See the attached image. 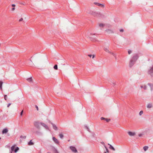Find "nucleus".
Masks as SVG:
<instances>
[{
    "label": "nucleus",
    "mask_w": 153,
    "mask_h": 153,
    "mask_svg": "<svg viewBox=\"0 0 153 153\" xmlns=\"http://www.w3.org/2000/svg\"><path fill=\"white\" fill-rule=\"evenodd\" d=\"M139 57V54L136 53L134 54L132 57L131 59L129 62V66L130 67H132L135 63Z\"/></svg>",
    "instance_id": "1"
},
{
    "label": "nucleus",
    "mask_w": 153,
    "mask_h": 153,
    "mask_svg": "<svg viewBox=\"0 0 153 153\" xmlns=\"http://www.w3.org/2000/svg\"><path fill=\"white\" fill-rule=\"evenodd\" d=\"M16 145H14L12 146L11 147V150L10 151L12 152L14 151V152L16 153L19 150V148L18 147H16L14 150V149L16 147Z\"/></svg>",
    "instance_id": "2"
},
{
    "label": "nucleus",
    "mask_w": 153,
    "mask_h": 153,
    "mask_svg": "<svg viewBox=\"0 0 153 153\" xmlns=\"http://www.w3.org/2000/svg\"><path fill=\"white\" fill-rule=\"evenodd\" d=\"M41 123L37 121H35L34 122V125L37 129H40V125Z\"/></svg>",
    "instance_id": "3"
},
{
    "label": "nucleus",
    "mask_w": 153,
    "mask_h": 153,
    "mask_svg": "<svg viewBox=\"0 0 153 153\" xmlns=\"http://www.w3.org/2000/svg\"><path fill=\"white\" fill-rule=\"evenodd\" d=\"M148 74L152 76H153V66L150 68L148 71Z\"/></svg>",
    "instance_id": "4"
},
{
    "label": "nucleus",
    "mask_w": 153,
    "mask_h": 153,
    "mask_svg": "<svg viewBox=\"0 0 153 153\" xmlns=\"http://www.w3.org/2000/svg\"><path fill=\"white\" fill-rule=\"evenodd\" d=\"M104 51H105L106 52L108 53H109L111 54H112L114 56L116 57V55L114 53H112L110 52L108 48H104Z\"/></svg>",
    "instance_id": "5"
},
{
    "label": "nucleus",
    "mask_w": 153,
    "mask_h": 153,
    "mask_svg": "<svg viewBox=\"0 0 153 153\" xmlns=\"http://www.w3.org/2000/svg\"><path fill=\"white\" fill-rule=\"evenodd\" d=\"M94 15L95 16L97 17H101L102 16V14L100 12H95L94 13Z\"/></svg>",
    "instance_id": "6"
},
{
    "label": "nucleus",
    "mask_w": 153,
    "mask_h": 153,
    "mask_svg": "<svg viewBox=\"0 0 153 153\" xmlns=\"http://www.w3.org/2000/svg\"><path fill=\"white\" fill-rule=\"evenodd\" d=\"M70 148L73 152L74 153H77V149L74 147L71 146L70 147Z\"/></svg>",
    "instance_id": "7"
},
{
    "label": "nucleus",
    "mask_w": 153,
    "mask_h": 153,
    "mask_svg": "<svg viewBox=\"0 0 153 153\" xmlns=\"http://www.w3.org/2000/svg\"><path fill=\"white\" fill-rule=\"evenodd\" d=\"M41 125L43 126V127H44L46 129L48 130H49V128L48 126L45 123H41Z\"/></svg>",
    "instance_id": "8"
},
{
    "label": "nucleus",
    "mask_w": 153,
    "mask_h": 153,
    "mask_svg": "<svg viewBox=\"0 0 153 153\" xmlns=\"http://www.w3.org/2000/svg\"><path fill=\"white\" fill-rule=\"evenodd\" d=\"M94 4L98 6L104 8L105 7V5L104 4H102L97 2H94Z\"/></svg>",
    "instance_id": "9"
},
{
    "label": "nucleus",
    "mask_w": 153,
    "mask_h": 153,
    "mask_svg": "<svg viewBox=\"0 0 153 153\" xmlns=\"http://www.w3.org/2000/svg\"><path fill=\"white\" fill-rule=\"evenodd\" d=\"M128 134L130 136H133L135 135L136 133L135 132L128 131Z\"/></svg>",
    "instance_id": "10"
},
{
    "label": "nucleus",
    "mask_w": 153,
    "mask_h": 153,
    "mask_svg": "<svg viewBox=\"0 0 153 153\" xmlns=\"http://www.w3.org/2000/svg\"><path fill=\"white\" fill-rule=\"evenodd\" d=\"M54 142L57 144H59V142L58 140L56 139L55 137H53L52 138Z\"/></svg>",
    "instance_id": "11"
},
{
    "label": "nucleus",
    "mask_w": 153,
    "mask_h": 153,
    "mask_svg": "<svg viewBox=\"0 0 153 153\" xmlns=\"http://www.w3.org/2000/svg\"><path fill=\"white\" fill-rule=\"evenodd\" d=\"M50 123H51L52 125L53 128V129L55 130H58V128L57 127H56V126L54 124L52 123L51 122H49Z\"/></svg>",
    "instance_id": "12"
},
{
    "label": "nucleus",
    "mask_w": 153,
    "mask_h": 153,
    "mask_svg": "<svg viewBox=\"0 0 153 153\" xmlns=\"http://www.w3.org/2000/svg\"><path fill=\"white\" fill-rule=\"evenodd\" d=\"M105 31L108 33H114V31L112 30L109 29L106 30Z\"/></svg>",
    "instance_id": "13"
},
{
    "label": "nucleus",
    "mask_w": 153,
    "mask_h": 153,
    "mask_svg": "<svg viewBox=\"0 0 153 153\" xmlns=\"http://www.w3.org/2000/svg\"><path fill=\"white\" fill-rule=\"evenodd\" d=\"M8 131V130L7 128H4L2 131V133L3 134H6L7 133Z\"/></svg>",
    "instance_id": "14"
},
{
    "label": "nucleus",
    "mask_w": 153,
    "mask_h": 153,
    "mask_svg": "<svg viewBox=\"0 0 153 153\" xmlns=\"http://www.w3.org/2000/svg\"><path fill=\"white\" fill-rule=\"evenodd\" d=\"M145 131H142V132L138 134V136L139 137H142V136H143V135H144L145 134Z\"/></svg>",
    "instance_id": "15"
},
{
    "label": "nucleus",
    "mask_w": 153,
    "mask_h": 153,
    "mask_svg": "<svg viewBox=\"0 0 153 153\" xmlns=\"http://www.w3.org/2000/svg\"><path fill=\"white\" fill-rule=\"evenodd\" d=\"M152 104L151 103H148L147 106V107L148 108H151L152 107Z\"/></svg>",
    "instance_id": "16"
},
{
    "label": "nucleus",
    "mask_w": 153,
    "mask_h": 153,
    "mask_svg": "<svg viewBox=\"0 0 153 153\" xmlns=\"http://www.w3.org/2000/svg\"><path fill=\"white\" fill-rule=\"evenodd\" d=\"M140 88H143L144 90L147 89V86L145 85H142L140 86Z\"/></svg>",
    "instance_id": "17"
},
{
    "label": "nucleus",
    "mask_w": 153,
    "mask_h": 153,
    "mask_svg": "<svg viewBox=\"0 0 153 153\" xmlns=\"http://www.w3.org/2000/svg\"><path fill=\"white\" fill-rule=\"evenodd\" d=\"M108 145L109 146V149H112L113 151H115V149L114 148V147L111 146V144H109V143L108 144Z\"/></svg>",
    "instance_id": "18"
},
{
    "label": "nucleus",
    "mask_w": 153,
    "mask_h": 153,
    "mask_svg": "<svg viewBox=\"0 0 153 153\" xmlns=\"http://www.w3.org/2000/svg\"><path fill=\"white\" fill-rule=\"evenodd\" d=\"M148 85L150 86L151 90H152L153 89V85L150 83H148Z\"/></svg>",
    "instance_id": "19"
},
{
    "label": "nucleus",
    "mask_w": 153,
    "mask_h": 153,
    "mask_svg": "<svg viewBox=\"0 0 153 153\" xmlns=\"http://www.w3.org/2000/svg\"><path fill=\"white\" fill-rule=\"evenodd\" d=\"M32 140H31L30 142L28 143V144L29 146L32 145H33L34 143L33 142H32Z\"/></svg>",
    "instance_id": "20"
},
{
    "label": "nucleus",
    "mask_w": 153,
    "mask_h": 153,
    "mask_svg": "<svg viewBox=\"0 0 153 153\" xmlns=\"http://www.w3.org/2000/svg\"><path fill=\"white\" fill-rule=\"evenodd\" d=\"M29 82H31L32 81V79L31 77L28 78L26 79Z\"/></svg>",
    "instance_id": "21"
},
{
    "label": "nucleus",
    "mask_w": 153,
    "mask_h": 153,
    "mask_svg": "<svg viewBox=\"0 0 153 153\" xmlns=\"http://www.w3.org/2000/svg\"><path fill=\"white\" fill-rule=\"evenodd\" d=\"M105 26V25L102 23H100L99 24V26L100 27H103Z\"/></svg>",
    "instance_id": "22"
},
{
    "label": "nucleus",
    "mask_w": 153,
    "mask_h": 153,
    "mask_svg": "<svg viewBox=\"0 0 153 153\" xmlns=\"http://www.w3.org/2000/svg\"><path fill=\"white\" fill-rule=\"evenodd\" d=\"M3 83V82L2 81H0V89L1 90H2V86Z\"/></svg>",
    "instance_id": "23"
},
{
    "label": "nucleus",
    "mask_w": 153,
    "mask_h": 153,
    "mask_svg": "<svg viewBox=\"0 0 153 153\" xmlns=\"http://www.w3.org/2000/svg\"><path fill=\"white\" fill-rule=\"evenodd\" d=\"M148 149V146H145L143 147V149L145 151H146Z\"/></svg>",
    "instance_id": "24"
},
{
    "label": "nucleus",
    "mask_w": 153,
    "mask_h": 153,
    "mask_svg": "<svg viewBox=\"0 0 153 153\" xmlns=\"http://www.w3.org/2000/svg\"><path fill=\"white\" fill-rule=\"evenodd\" d=\"M59 136L60 138L61 139L62 138L64 137V135L62 134H59Z\"/></svg>",
    "instance_id": "25"
},
{
    "label": "nucleus",
    "mask_w": 153,
    "mask_h": 153,
    "mask_svg": "<svg viewBox=\"0 0 153 153\" xmlns=\"http://www.w3.org/2000/svg\"><path fill=\"white\" fill-rule=\"evenodd\" d=\"M105 146V147L106 150V152H104V153H106V152H107V153L109 152V150H108V148H107V147L105 146Z\"/></svg>",
    "instance_id": "26"
},
{
    "label": "nucleus",
    "mask_w": 153,
    "mask_h": 153,
    "mask_svg": "<svg viewBox=\"0 0 153 153\" xmlns=\"http://www.w3.org/2000/svg\"><path fill=\"white\" fill-rule=\"evenodd\" d=\"M53 68L55 70H57L58 68L57 65H55L54 66Z\"/></svg>",
    "instance_id": "27"
},
{
    "label": "nucleus",
    "mask_w": 153,
    "mask_h": 153,
    "mask_svg": "<svg viewBox=\"0 0 153 153\" xmlns=\"http://www.w3.org/2000/svg\"><path fill=\"white\" fill-rule=\"evenodd\" d=\"M143 114V111H141L139 113V115L140 116H141Z\"/></svg>",
    "instance_id": "28"
},
{
    "label": "nucleus",
    "mask_w": 153,
    "mask_h": 153,
    "mask_svg": "<svg viewBox=\"0 0 153 153\" xmlns=\"http://www.w3.org/2000/svg\"><path fill=\"white\" fill-rule=\"evenodd\" d=\"M132 52V51L131 50H128V53L129 54H130Z\"/></svg>",
    "instance_id": "29"
},
{
    "label": "nucleus",
    "mask_w": 153,
    "mask_h": 153,
    "mask_svg": "<svg viewBox=\"0 0 153 153\" xmlns=\"http://www.w3.org/2000/svg\"><path fill=\"white\" fill-rule=\"evenodd\" d=\"M20 137L24 138V139H25L26 137V136H21Z\"/></svg>",
    "instance_id": "30"
},
{
    "label": "nucleus",
    "mask_w": 153,
    "mask_h": 153,
    "mask_svg": "<svg viewBox=\"0 0 153 153\" xmlns=\"http://www.w3.org/2000/svg\"><path fill=\"white\" fill-rule=\"evenodd\" d=\"M54 153H59V152L56 149H55Z\"/></svg>",
    "instance_id": "31"
},
{
    "label": "nucleus",
    "mask_w": 153,
    "mask_h": 153,
    "mask_svg": "<svg viewBox=\"0 0 153 153\" xmlns=\"http://www.w3.org/2000/svg\"><path fill=\"white\" fill-rule=\"evenodd\" d=\"M105 120L107 122H108L110 120V119H106V118L105 119Z\"/></svg>",
    "instance_id": "32"
},
{
    "label": "nucleus",
    "mask_w": 153,
    "mask_h": 153,
    "mask_svg": "<svg viewBox=\"0 0 153 153\" xmlns=\"http://www.w3.org/2000/svg\"><path fill=\"white\" fill-rule=\"evenodd\" d=\"M4 99L5 100H7V98H6V97H7V95H4Z\"/></svg>",
    "instance_id": "33"
},
{
    "label": "nucleus",
    "mask_w": 153,
    "mask_h": 153,
    "mask_svg": "<svg viewBox=\"0 0 153 153\" xmlns=\"http://www.w3.org/2000/svg\"><path fill=\"white\" fill-rule=\"evenodd\" d=\"M23 112V110H22V111L21 112V113H20V115L21 116H22Z\"/></svg>",
    "instance_id": "34"
},
{
    "label": "nucleus",
    "mask_w": 153,
    "mask_h": 153,
    "mask_svg": "<svg viewBox=\"0 0 153 153\" xmlns=\"http://www.w3.org/2000/svg\"><path fill=\"white\" fill-rule=\"evenodd\" d=\"M101 120H105V118L103 117H102L100 118Z\"/></svg>",
    "instance_id": "35"
},
{
    "label": "nucleus",
    "mask_w": 153,
    "mask_h": 153,
    "mask_svg": "<svg viewBox=\"0 0 153 153\" xmlns=\"http://www.w3.org/2000/svg\"><path fill=\"white\" fill-rule=\"evenodd\" d=\"M23 19L22 18H21L19 20V22H21L23 20Z\"/></svg>",
    "instance_id": "36"
},
{
    "label": "nucleus",
    "mask_w": 153,
    "mask_h": 153,
    "mask_svg": "<svg viewBox=\"0 0 153 153\" xmlns=\"http://www.w3.org/2000/svg\"><path fill=\"white\" fill-rule=\"evenodd\" d=\"M120 31L121 32H123V29H121L120 30Z\"/></svg>",
    "instance_id": "37"
},
{
    "label": "nucleus",
    "mask_w": 153,
    "mask_h": 153,
    "mask_svg": "<svg viewBox=\"0 0 153 153\" xmlns=\"http://www.w3.org/2000/svg\"><path fill=\"white\" fill-rule=\"evenodd\" d=\"M36 108L37 110V111H38V110H39L38 107L37 105H36Z\"/></svg>",
    "instance_id": "38"
},
{
    "label": "nucleus",
    "mask_w": 153,
    "mask_h": 153,
    "mask_svg": "<svg viewBox=\"0 0 153 153\" xmlns=\"http://www.w3.org/2000/svg\"><path fill=\"white\" fill-rule=\"evenodd\" d=\"M15 10V7H13V8H12V9H11V10L13 11L14 10Z\"/></svg>",
    "instance_id": "39"
},
{
    "label": "nucleus",
    "mask_w": 153,
    "mask_h": 153,
    "mask_svg": "<svg viewBox=\"0 0 153 153\" xmlns=\"http://www.w3.org/2000/svg\"><path fill=\"white\" fill-rule=\"evenodd\" d=\"M10 105V103H9V104H8L7 105V107H9V106Z\"/></svg>",
    "instance_id": "40"
},
{
    "label": "nucleus",
    "mask_w": 153,
    "mask_h": 153,
    "mask_svg": "<svg viewBox=\"0 0 153 153\" xmlns=\"http://www.w3.org/2000/svg\"><path fill=\"white\" fill-rule=\"evenodd\" d=\"M88 56H89L90 57H91L92 56V55H90V54H89V55H88Z\"/></svg>",
    "instance_id": "41"
},
{
    "label": "nucleus",
    "mask_w": 153,
    "mask_h": 153,
    "mask_svg": "<svg viewBox=\"0 0 153 153\" xmlns=\"http://www.w3.org/2000/svg\"><path fill=\"white\" fill-rule=\"evenodd\" d=\"M12 6L14 7L15 6V5L14 4H13L12 5Z\"/></svg>",
    "instance_id": "42"
},
{
    "label": "nucleus",
    "mask_w": 153,
    "mask_h": 153,
    "mask_svg": "<svg viewBox=\"0 0 153 153\" xmlns=\"http://www.w3.org/2000/svg\"><path fill=\"white\" fill-rule=\"evenodd\" d=\"M95 56L94 55H92V58H94Z\"/></svg>",
    "instance_id": "43"
},
{
    "label": "nucleus",
    "mask_w": 153,
    "mask_h": 153,
    "mask_svg": "<svg viewBox=\"0 0 153 153\" xmlns=\"http://www.w3.org/2000/svg\"><path fill=\"white\" fill-rule=\"evenodd\" d=\"M10 153H13V152L11 151H10Z\"/></svg>",
    "instance_id": "44"
},
{
    "label": "nucleus",
    "mask_w": 153,
    "mask_h": 153,
    "mask_svg": "<svg viewBox=\"0 0 153 153\" xmlns=\"http://www.w3.org/2000/svg\"><path fill=\"white\" fill-rule=\"evenodd\" d=\"M47 153H51L50 152H48Z\"/></svg>",
    "instance_id": "45"
},
{
    "label": "nucleus",
    "mask_w": 153,
    "mask_h": 153,
    "mask_svg": "<svg viewBox=\"0 0 153 153\" xmlns=\"http://www.w3.org/2000/svg\"><path fill=\"white\" fill-rule=\"evenodd\" d=\"M1 137H0V140H1Z\"/></svg>",
    "instance_id": "46"
},
{
    "label": "nucleus",
    "mask_w": 153,
    "mask_h": 153,
    "mask_svg": "<svg viewBox=\"0 0 153 153\" xmlns=\"http://www.w3.org/2000/svg\"><path fill=\"white\" fill-rule=\"evenodd\" d=\"M1 46V44H0V46Z\"/></svg>",
    "instance_id": "47"
}]
</instances>
